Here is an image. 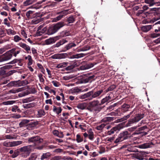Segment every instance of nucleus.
I'll use <instances>...</instances> for the list:
<instances>
[{"label": "nucleus", "instance_id": "f3484780", "mask_svg": "<svg viewBox=\"0 0 160 160\" xmlns=\"http://www.w3.org/2000/svg\"><path fill=\"white\" fill-rule=\"evenodd\" d=\"M145 2L149 5L150 7L152 6L158 4V2H156L155 0H145Z\"/></svg>", "mask_w": 160, "mask_h": 160}, {"label": "nucleus", "instance_id": "6e6552de", "mask_svg": "<svg viewBox=\"0 0 160 160\" xmlns=\"http://www.w3.org/2000/svg\"><path fill=\"white\" fill-rule=\"evenodd\" d=\"M94 77V75H92L85 78H83L81 80L80 82L81 83H86L89 82H91Z\"/></svg>", "mask_w": 160, "mask_h": 160}, {"label": "nucleus", "instance_id": "58836bf2", "mask_svg": "<svg viewBox=\"0 0 160 160\" xmlns=\"http://www.w3.org/2000/svg\"><path fill=\"white\" fill-rule=\"evenodd\" d=\"M37 158V155L35 153H32L29 158H28V160H35Z\"/></svg>", "mask_w": 160, "mask_h": 160}, {"label": "nucleus", "instance_id": "5701e85b", "mask_svg": "<svg viewBox=\"0 0 160 160\" xmlns=\"http://www.w3.org/2000/svg\"><path fill=\"white\" fill-rule=\"evenodd\" d=\"M128 151L130 152H136L138 151V150L135 148V146H131L129 145L128 148L127 149Z\"/></svg>", "mask_w": 160, "mask_h": 160}, {"label": "nucleus", "instance_id": "4c0bfd02", "mask_svg": "<svg viewBox=\"0 0 160 160\" xmlns=\"http://www.w3.org/2000/svg\"><path fill=\"white\" fill-rule=\"evenodd\" d=\"M10 51L12 53V55H13V56L15 57L20 52L19 51H16V49L15 48H13L10 50Z\"/></svg>", "mask_w": 160, "mask_h": 160}, {"label": "nucleus", "instance_id": "09e8293b", "mask_svg": "<svg viewBox=\"0 0 160 160\" xmlns=\"http://www.w3.org/2000/svg\"><path fill=\"white\" fill-rule=\"evenodd\" d=\"M33 101V99L30 98H25L22 100V102L23 103H28Z\"/></svg>", "mask_w": 160, "mask_h": 160}, {"label": "nucleus", "instance_id": "72a5a7b5", "mask_svg": "<svg viewBox=\"0 0 160 160\" xmlns=\"http://www.w3.org/2000/svg\"><path fill=\"white\" fill-rule=\"evenodd\" d=\"M91 48L90 47L88 46H85L82 48L79 49L78 52H79L81 51H85L89 50Z\"/></svg>", "mask_w": 160, "mask_h": 160}, {"label": "nucleus", "instance_id": "0eeeda50", "mask_svg": "<svg viewBox=\"0 0 160 160\" xmlns=\"http://www.w3.org/2000/svg\"><path fill=\"white\" fill-rule=\"evenodd\" d=\"M60 37V36H57L47 39L45 41V44L48 45L54 43L59 39L58 38Z\"/></svg>", "mask_w": 160, "mask_h": 160}, {"label": "nucleus", "instance_id": "864d4df0", "mask_svg": "<svg viewBox=\"0 0 160 160\" xmlns=\"http://www.w3.org/2000/svg\"><path fill=\"white\" fill-rule=\"evenodd\" d=\"M122 107L123 110H125V109H126L129 108L130 107V106L128 104L125 103L122 105Z\"/></svg>", "mask_w": 160, "mask_h": 160}, {"label": "nucleus", "instance_id": "2eb2a0df", "mask_svg": "<svg viewBox=\"0 0 160 160\" xmlns=\"http://www.w3.org/2000/svg\"><path fill=\"white\" fill-rule=\"evenodd\" d=\"M119 135L123 141L127 139L129 137L128 132L127 131H125L121 133Z\"/></svg>", "mask_w": 160, "mask_h": 160}, {"label": "nucleus", "instance_id": "aec40b11", "mask_svg": "<svg viewBox=\"0 0 160 160\" xmlns=\"http://www.w3.org/2000/svg\"><path fill=\"white\" fill-rule=\"evenodd\" d=\"M152 28V25H145L141 27V30L143 32H146L149 31Z\"/></svg>", "mask_w": 160, "mask_h": 160}, {"label": "nucleus", "instance_id": "79ce46f5", "mask_svg": "<svg viewBox=\"0 0 160 160\" xmlns=\"http://www.w3.org/2000/svg\"><path fill=\"white\" fill-rule=\"evenodd\" d=\"M114 118L111 117H107L104 118L102 119V121L103 122H106L108 121H112L113 120Z\"/></svg>", "mask_w": 160, "mask_h": 160}, {"label": "nucleus", "instance_id": "0e129e2a", "mask_svg": "<svg viewBox=\"0 0 160 160\" xmlns=\"http://www.w3.org/2000/svg\"><path fill=\"white\" fill-rule=\"evenodd\" d=\"M61 35L63 37H65L68 35V33L66 31H63L61 33Z\"/></svg>", "mask_w": 160, "mask_h": 160}, {"label": "nucleus", "instance_id": "dca6fc26", "mask_svg": "<svg viewBox=\"0 0 160 160\" xmlns=\"http://www.w3.org/2000/svg\"><path fill=\"white\" fill-rule=\"evenodd\" d=\"M22 90V88H18V89L13 88L9 90L7 92V94L11 93L15 94L19 92H21Z\"/></svg>", "mask_w": 160, "mask_h": 160}, {"label": "nucleus", "instance_id": "774afa93", "mask_svg": "<svg viewBox=\"0 0 160 160\" xmlns=\"http://www.w3.org/2000/svg\"><path fill=\"white\" fill-rule=\"evenodd\" d=\"M52 57L53 59H59L61 58L60 55L59 54H55L52 56Z\"/></svg>", "mask_w": 160, "mask_h": 160}, {"label": "nucleus", "instance_id": "4be33fe9", "mask_svg": "<svg viewBox=\"0 0 160 160\" xmlns=\"http://www.w3.org/2000/svg\"><path fill=\"white\" fill-rule=\"evenodd\" d=\"M22 143V142L21 141H14L10 142L11 147H15L19 145Z\"/></svg>", "mask_w": 160, "mask_h": 160}, {"label": "nucleus", "instance_id": "c85d7f7f", "mask_svg": "<svg viewBox=\"0 0 160 160\" xmlns=\"http://www.w3.org/2000/svg\"><path fill=\"white\" fill-rule=\"evenodd\" d=\"M87 55V54L81 53L79 54H76L73 55L72 57L74 58H82L85 56Z\"/></svg>", "mask_w": 160, "mask_h": 160}, {"label": "nucleus", "instance_id": "f03ea898", "mask_svg": "<svg viewBox=\"0 0 160 160\" xmlns=\"http://www.w3.org/2000/svg\"><path fill=\"white\" fill-rule=\"evenodd\" d=\"M65 25L63 22H60L50 27L48 29L49 35L52 34L56 32L59 29Z\"/></svg>", "mask_w": 160, "mask_h": 160}, {"label": "nucleus", "instance_id": "bf43d9fd", "mask_svg": "<svg viewBox=\"0 0 160 160\" xmlns=\"http://www.w3.org/2000/svg\"><path fill=\"white\" fill-rule=\"evenodd\" d=\"M43 33H42L41 29H38L36 33V35L37 36H40L42 35Z\"/></svg>", "mask_w": 160, "mask_h": 160}, {"label": "nucleus", "instance_id": "6e6d98bb", "mask_svg": "<svg viewBox=\"0 0 160 160\" xmlns=\"http://www.w3.org/2000/svg\"><path fill=\"white\" fill-rule=\"evenodd\" d=\"M116 86L114 85H112L109 88L107 89L106 90L107 92L109 91H111L113 90L116 88Z\"/></svg>", "mask_w": 160, "mask_h": 160}, {"label": "nucleus", "instance_id": "9b49d317", "mask_svg": "<svg viewBox=\"0 0 160 160\" xmlns=\"http://www.w3.org/2000/svg\"><path fill=\"white\" fill-rule=\"evenodd\" d=\"M94 66L92 63H89L84 65H82L79 67L80 69L81 70H85L90 68Z\"/></svg>", "mask_w": 160, "mask_h": 160}, {"label": "nucleus", "instance_id": "7ed1b4c3", "mask_svg": "<svg viewBox=\"0 0 160 160\" xmlns=\"http://www.w3.org/2000/svg\"><path fill=\"white\" fill-rule=\"evenodd\" d=\"M34 148V146L33 145H28L20 148V151L21 152H24L26 154L25 155L24 154H23L22 156L24 158H25L29 155Z\"/></svg>", "mask_w": 160, "mask_h": 160}, {"label": "nucleus", "instance_id": "603ef678", "mask_svg": "<svg viewBox=\"0 0 160 160\" xmlns=\"http://www.w3.org/2000/svg\"><path fill=\"white\" fill-rule=\"evenodd\" d=\"M28 60V66H29L31 65L33 63V61L31 56H30Z\"/></svg>", "mask_w": 160, "mask_h": 160}, {"label": "nucleus", "instance_id": "e2e57ef3", "mask_svg": "<svg viewBox=\"0 0 160 160\" xmlns=\"http://www.w3.org/2000/svg\"><path fill=\"white\" fill-rule=\"evenodd\" d=\"M66 63L65 62H63L62 63H61L58 64L57 66V67L58 68H63L66 66Z\"/></svg>", "mask_w": 160, "mask_h": 160}, {"label": "nucleus", "instance_id": "680f3d73", "mask_svg": "<svg viewBox=\"0 0 160 160\" xmlns=\"http://www.w3.org/2000/svg\"><path fill=\"white\" fill-rule=\"evenodd\" d=\"M8 20L7 18H5L4 20V24L6 25L8 27H10V24L9 22H8Z\"/></svg>", "mask_w": 160, "mask_h": 160}, {"label": "nucleus", "instance_id": "2f4dec72", "mask_svg": "<svg viewBox=\"0 0 160 160\" xmlns=\"http://www.w3.org/2000/svg\"><path fill=\"white\" fill-rule=\"evenodd\" d=\"M133 111L130 112L129 114L127 115L126 116H124L123 118L120 119H119V121L121 122L127 120L128 118L130 117V115H131Z\"/></svg>", "mask_w": 160, "mask_h": 160}, {"label": "nucleus", "instance_id": "c756f323", "mask_svg": "<svg viewBox=\"0 0 160 160\" xmlns=\"http://www.w3.org/2000/svg\"><path fill=\"white\" fill-rule=\"evenodd\" d=\"M35 104L34 103H31L23 105L22 106L24 108L28 109L34 107L35 106Z\"/></svg>", "mask_w": 160, "mask_h": 160}, {"label": "nucleus", "instance_id": "a18cd8bd", "mask_svg": "<svg viewBox=\"0 0 160 160\" xmlns=\"http://www.w3.org/2000/svg\"><path fill=\"white\" fill-rule=\"evenodd\" d=\"M83 138L81 137L79 134H78L77 135L76 140L77 142L79 143L83 141Z\"/></svg>", "mask_w": 160, "mask_h": 160}, {"label": "nucleus", "instance_id": "ddd939ff", "mask_svg": "<svg viewBox=\"0 0 160 160\" xmlns=\"http://www.w3.org/2000/svg\"><path fill=\"white\" fill-rule=\"evenodd\" d=\"M108 96L102 99L101 101V102L102 104L105 103V102L110 101L112 98V93H110L108 94Z\"/></svg>", "mask_w": 160, "mask_h": 160}, {"label": "nucleus", "instance_id": "1a4fd4ad", "mask_svg": "<svg viewBox=\"0 0 160 160\" xmlns=\"http://www.w3.org/2000/svg\"><path fill=\"white\" fill-rule=\"evenodd\" d=\"M18 45L20 47L25 50L27 53H28L30 51V47L25 43L20 42Z\"/></svg>", "mask_w": 160, "mask_h": 160}, {"label": "nucleus", "instance_id": "4468645a", "mask_svg": "<svg viewBox=\"0 0 160 160\" xmlns=\"http://www.w3.org/2000/svg\"><path fill=\"white\" fill-rule=\"evenodd\" d=\"M102 92V90L98 91L97 92H95L94 93H93V92L92 91V94L91 95V97L89 99V100H91L93 98H96L99 96Z\"/></svg>", "mask_w": 160, "mask_h": 160}, {"label": "nucleus", "instance_id": "8fccbe9b", "mask_svg": "<svg viewBox=\"0 0 160 160\" xmlns=\"http://www.w3.org/2000/svg\"><path fill=\"white\" fill-rule=\"evenodd\" d=\"M40 81L43 83L44 82V79L43 77V75L41 73H39L38 75Z\"/></svg>", "mask_w": 160, "mask_h": 160}, {"label": "nucleus", "instance_id": "c03bdc74", "mask_svg": "<svg viewBox=\"0 0 160 160\" xmlns=\"http://www.w3.org/2000/svg\"><path fill=\"white\" fill-rule=\"evenodd\" d=\"M29 121L28 120H24L21 122L19 124V126L20 127H22L24 126L25 125V124L28 122H29Z\"/></svg>", "mask_w": 160, "mask_h": 160}, {"label": "nucleus", "instance_id": "6ab92c4d", "mask_svg": "<svg viewBox=\"0 0 160 160\" xmlns=\"http://www.w3.org/2000/svg\"><path fill=\"white\" fill-rule=\"evenodd\" d=\"M120 128L119 126H116L113 128L110 131H108V134L109 135L113 134L115 132H118L120 130Z\"/></svg>", "mask_w": 160, "mask_h": 160}, {"label": "nucleus", "instance_id": "338daca9", "mask_svg": "<svg viewBox=\"0 0 160 160\" xmlns=\"http://www.w3.org/2000/svg\"><path fill=\"white\" fill-rule=\"evenodd\" d=\"M3 145L4 146L7 147H11V144L10 142H7L5 141L3 143Z\"/></svg>", "mask_w": 160, "mask_h": 160}, {"label": "nucleus", "instance_id": "423d86ee", "mask_svg": "<svg viewBox=\"0 0 160 160\" xmlns=\"http://www.w3.org/2000/svg\"><path fill=\"white\" fill-rule=\"evenodd\" d=\"M148 154V152H140L138 153L133 154L132 157L139 160H143L144 156Z\"/></svg>", "mask_w": 160, "mask_h": 160}, {"label": "nucleus", "instance_id": "49530a36", "mask_svg": "<svg viewBox=\"0 0 160 160\" xmlns=\"http://www.w3.org/2000/svg\"><path fill=\"white\" fill-rule=\"evenodd\" d=\"M106 124H102L101 125L97 126L96 128V129L98 130H102L103 128L105 126Z\"/></svg>", "mask_w": 160, "mask_h": 160}, {"label": "nucleus", "instance_id": "a19ab883", "mask_svg": "<svg viewBox=\"0 0 160 160\" xmlns=\"http://www.w3.org/2000/svg\"><path fill=\"white\" fill-rule=\"evenodd\" d=\"M76 45L74 43H72L69 44L68 45H66L65 47V48L67 50H68L72 47L76 46Z\"/></svg>", "mask_w": 160, "mask_h": 160}, {"label": "nucleus", "instance_id": "a878e982", "mask_svg": "<svg viewBox=\"0 0 160 160\" xmlns=\"http://www.w3.org/2000/svg\"><path fill=\"white\" fill-rule=\"evenodd\" d=\"M51 156V154L49 152L43 153L41 157V160H43L44 159H47L50 157Z\"/></svg>", "mask_w": 160, "mask_h": 160}, {"label": "nucleus", "instance_id": "ea45409f", "mask_svg": "<svg viewBox=\"0 0 160 160\" xmlns=\"http://www.w3.org/2000/svg\"><path fill=\"white\" fill-rule=\"evenodd\" d=\"M30 93L29 91H26L25 92H22L20 93H19L18 95L19 97H21L27 95Z\"/></svg>", "mask_w": 160, "mask_h": 160}, {"label": "nucleus", "instance_id": "20e7f679", "mask_svg": "<svg viewBox=\"0 0 160 160\" xmlns=\"http://www.w3.org/2000/svg\"><path fill=\"white\" fill-rule=\"evenodd\" d=\"M68 11V10H67L62 11L59 12L58 13V14H59V15L55 18H53L52 19V22H57L61 20L65 16L70 13Z\"/></svg>", "mask_w": 160, "mask_h": 160}, {"label": "nucleus", "instance_id": "cd10ccee", "mask_svg": "<svg viewBox=\"0 0 160 160\" xmlns=\"http://www.w3.org/2000/svg\"><path fill=\"white\" fill-rule=\"evenodd\" d=\"M37 0H27L23 2L24 6L29 5L36 1Z\"/></svg>", "mask_w": 160, "mask_h": 160}, {"label": "nucleus", "instance_id": "de8ad7c7", "mask_svg": "<svg viewBox=\"0 0 160 160\" xmlns=\"http://www.w3.org/2000/svg\"><path fill=\"white\" fill-rule=\"evenodd\" d=\"M74 21V18L72 16H70L68 18V21L69 23H73Z\"/></svg>", "mask_w": 160, "mask_h": 160}, {"label": "nucleus", "instance_id": "bb28decb", "mask_svg": "<svg viewBox=\"0 0 160 160\" xmlns=\"http://www.w3.org/2000/svg\"><path fill=\"white\" fill-rule=\"evenodd\" d=\"M18 81H12L9 83L7 85L8 87H12L15 86L16 87H18Z\"/></svg>", "mask_w": 160, "mask_h": 160}, {"label": "nucleus", "instance_id": "3c124183", "mask_svg": "<svg viewBox=\"0 0 160 160\" xmlns=\"http://www.w3.org/2000/svg\"><path fill=\"white\" fill-rule=\"evenodd\" d=\"M122 141H123V140L122 139L120 135H119L118 137L116 139L114 142L115 143H118L121 142Z\"/></svg>", "mask_w": 160, "mask_h": 160}, {"label": "nucleus", "instance_id": "4d7b16f0", "mask_svg": "<svg viewBox=\"0 0 160 160\" xmlns=\"http://www.w3.org/2000/svg\"><path fill=\"white\" fill-rule=\"evenodd\" d=\"M136 122L135 120H134V118L132 119H130L128 122L127 123L128 126H129L131 124L133 123Z\"/></svg>", "mask_w": 160, "mask_h": 160}, {"label": "nucleus", "instance_id": "69168bd1", "mask_svg": "<svg viewBox=\"0 0 160 160\" xmlns=\"http://www.w3.org/2000/svg\"><path fill=\"white\" fill-rule=\"evenodd\" d=\"M18 152L17 151H15L12 155V158H14L17 157L18 155Z\"/></svg>", "mask_w": 160, "mask_h": 160}, {"label": "nucleus", "instance_id": "f704fd0d", "mask_svg": "<svg viewBox=\"0 0 160 160\" xmlns=\"http://www.w3.org/2000/svg\"><path fill=\"white\" fill-rule=\"evenodd\" d=\"M13 40L15 42H18L22 40H24L23 39H22L20 37L17 35H16L14 37Z\"/></svg>", "mask_w": 160, "mask_h": 160}, {"label": "nucleus", "instance_id": "a211bd4d", "mask_svg": "<svg viewBox=\"0 0 160 160\" xmlns=\"http://www.w3.org/2000/svg\"><path fill=\"white\" fill-rule=\"evenodd\" d=\"M144 117V114L138 113L136 115L134 118V120H135L136 122H138L142 118Z\"/></svg>", "mask_w": 160, "mask_h": 160}, {"label": "nucleus", "instance_id": "13d9d810", "mask_svg": "<svg viewBox=\"0 0 160 160\" xmlns=\"http://www.w3.org/2000/svg\"><path fill=\"white\" fill-rule=\"evenodd\" d=\"M21 33L25 38H27V34L24 30H22L21 31Z\"/></svg>", "mask_w": 160, "mask_h": 160}, {"label": "nucleus", "instance_id": "e433bc0d", "mask_svg": "<svg viewBox=\"0 0 160 160\" xmlns=\"http://www.w3.org/2000/svg\"><path fill=\"white\" fill-rule=\"evenodd\" d=\"M67 42V41L65 39H62L61 40L56 44V47H59L60 45L64 44Z\"/></svg>", "mask_w": 160, "mask_h": 160}, {"label": "nucleus", "instance_id": "393cba45", "mask_svg": "<svg viewBox=\"0 0 160 160\" xmlns=\"http://www.w3.org/2000/svg\"><path fill=\"white\" fill-rule=\"evenodd\" d=\"M6 32L7 34L9 36L14 35L16 34V32L13 29L10 28L6 29Z\"/></svg>", "mask_w": 160, "mask_h": 160}, {"label": "nucleus", "instance_id": "5fc2aeb1", "mask_svg": "<svg viewBox=\"0 0 160 160\" xmlns=\"http://www.w3.org/2000/svg\"><path fill=\"white\" fill-rule=\"evenodd\" d=\"M160 36V34H158V33H152L150 34V37L151 38H157L158 36Z\"/></svg>", "mask_w": 160, "mask_h": 160}, {"label": "nucleus", "instance_id": "39448f33", "mask_svg": "<svg viewBox=\"0 0 160 160\" xmlns=\"http://www.w3.org/2000/svg\"><path fill=\"white\" fill-rule=\"evenodd\" d=\"M12 55L10 50L7 52L2 56H0V62L8 61L12 58Z\"/></svg>", "mask_w": 160, "mask_h": 160}, {"label": "nucleus", "instance_id": "f8f14e48", "mask_svg": "<svg viewBox=\"0 0 160 160\" xmlns=\"http://www.w3.org/2000/svg\"><path fill=\"white\" fill-rule=\"evenodd\" d=\"M92 91L88 92L80 96H79V98L82 99H85L87 98H88V99L89 100V99L91 97V95L92 94Z\"/></svg>", "mask_w": 160, "mask_h": 160}, {"label": "nucleus", "instance_id": "37998d69", "mask_svg": "<svg viewBox=\"0 0 160 160\" xmlns=\"http://www.w3.org/2000/svg\"><path fill=\"white\" fill-rule=\"evenodd\" d=\"M15 102V101L14 100L8 101H5L3 102L2 104L5 105H12Z\"/></svg>", "mask_w": 160, "mask_h": 160}, {"label": "nucleus", "instance_id": "412c9836", "mask_svg": "<svg viewBox=\"0 0 160 160\" xmlns=\"http://www.w3.org/2000/svg\"><path fill=\"white\" fill-rule=\"evenodd\" d=\"M151 143H146L138 145V148L141 149H145L150 147Z\"/></svg>", "mask_w": 160, "mask_h": 160}, {"label": "nucleus", "instance_id": "c9c22d12", "mask_svg": "<svg viewBox=\"0 0 160 160\" xmlns=\"http://www.w3.org/2000/svg\"><path fill=\"white\" fill-rule=\"evenodd\" d=\"M86 107V104L84 103H82L79 104L77 106V108L78 109H80L82 110H83L85 109Z\"/></svg>", "mask_w": 160, "mask_h": 160}, {"label": "nucleus", "instance_id": "7c9ffc66", "mask_svg": "<svg viewBox=\"0 0 160 160\" xmlns=\"http://www.w3.org/2000/svg\"><path fill=\"white\" fill-rule=\"evenodd\" d=\"M18 87H20L21 86H25L28 84V82L27 80H24L23 81H18Z\"/></svg>", "mask_w": 160, "mask_h": 160}, {"label": "nucleus", "instance_id": "473e14b6", "mask_svg": "<svg viewBox=\"0 0 160 160\" xmlns=\"http://www.w3.org/2000/svg\"><path fill=\"white\" fill-rule=\"evenodd\" d=\"M34 12L29 10L26 12V15L28 18H32V16Z\"/></svg>", "mask_w": 160, "mask_h": 160}, {"label": "nucleus", "instance_id": "9d476101", "mask_svg": "<svg viewBox=\"0 0 160 160\" xmlns=\"http://www.w3.org/2000/svg\"><path fill=\"white\" fill-rule=\"evenodd\" d=\"M28 141L29 142H37L40 143L42 142V139H41L39 137H34L28 138Z\"/></svg>", "mask_w": 160, "mask_h": 160}, {"label": "nucleus", "instance_id": "f257e3e1", "mask_svg": "<svg viewBox=\"0 0 160 160\" xmlns=\"http://www.w3.org/2000/svg\"><path fill=\"white\" fill-rule=\"evenodd\" d=\"M102 105L101 102H100L98 100H95L89 103V106L90 108L89 110L92 111L91 108H92L93 110L97 113L99 112L102 109V108L101 105Z\"/></svg>", "mask_w": 160, "mask_h": 160}, {"label": "nucleus", "instance_id": "052dcab7", "mask_svg": "<svg viewBox=\"0 0 160 160\" xmlns=\"http://www.w3.org/2000/svg\"><path fill=\"white\" fill-rule=\"evenodd\" d=\"M52 83L55 87H58L59 86V83L56 81H53L52 82Z\"/></svg>", "mask_w": 160, "mask_h": 160}, {"label": "nucleus", "instance_id": "b1692460", "mask_svg": "<svg viewBox=\"0 0 160 160\" xmlns=\"http://www.w3.org/2000/svg\"><path fill=\"white\" fill-rule=\"evenodd\" d=\"M53 111L57 114H59L61 113L62 111V109L61 107H59L57 108L55 106H54L53 107Z\"/></svg>", "mask_w": 160, "mask_h": 160}]
</instances>
